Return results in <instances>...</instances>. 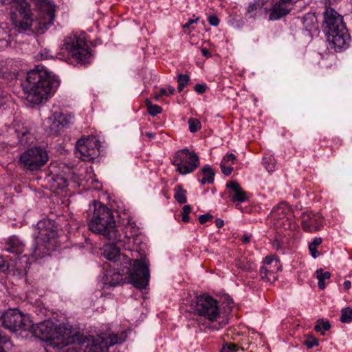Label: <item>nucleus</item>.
Instances as JSON below:
<instances>
[{"label": "nucleus", "mask_w": 352, "mask_h": 352, "mask_svg": "<svg viewBox=\"0 0 352 352\" xmlns=\"http://www.w3.org/2000/svg\"><path fill=\"white\" fill-rule=\"evenodd\" d=\"M38 8V15L33 18L30 5L25 0H18L10 8L12 24L19 32L31 30L43 33L54 20L55 9L53 5L45 1L41 3Z\"/></svg>", "instance_id": "f257e3e1"}, {"label": "nucleus", "mask_w": 352, "mask_h": 352, "mask_svg": "<svg viewBox=\"0 0 352 352\" xmlns=\"http://www.w3.org/2000/svg\"><path fill=\"white\" fill-rule=\"evenodd\" d=\"M26 83L24 87L26 100L33 104L47 100L51 92L59 86L58 78L40 66L28 73Z\"/></svg>", "instance_id": "f03ea898"}, {"label": "nucleus", "mask_w": 352, "mask_h": 352, "mask_svg": "<svg viewBox=\"0 0 352 352\" xmlns=\"http://www.w3.org/2000/svg\"><path fill=\"white\" fill-rule=\"evenodd\" d=\"M35 336L42 340L52 341L60 347L71 345L65 352H83L80 347L83 342L79 335L70 336L66 329L62 327L54 328V323L50 320H45L30 329Z\"/></svg>", "instance_id": "7ed1b4c3"}, {"label": "nucleus", "mask_w": 352, "mask_h": 352, "mask_svg": "<svg viewBox=\"0 0 352 352\" xmlns=\"http://www.w3.org/2000/svg\"><path fill=\"white\" fill-rule=\"evenodd\" d=\"M323 28L331 47L336 51L349 47L351 36L343 23L342 16L331 8H327L324 13Z\"/></svg>", "instance_id": "20e7f679"}, {"label": "nucleus", "mask_w": 352, "mask_h": 352, "mask_svg": "<svg viewBox=\"0 0 352 352\" xmlns=\"http://www.w3.org/2000/svg\"><path fill=\"white\" fill-rule=\"evenodd\" d=\"M88 226L91 232L103 236L106 239L120 241V234L116 228L113 211L100 202L94 203L93 217Z\"/></svg>", "instance_id": "39448f33"}, {"label": "nucleus", "mask_w": 352, "mask_h": 352, "mask_svg": "<svg viewBox=\"0 0 352 352\" xmlns=\"http://www.w3.org/2000/svg\"><path fill=\"white\" fill-rule=\"evenodd\" d=\"M38 230L36 237V244L32 252V256L42 258L49 255L54 250L58 241V225L54 220L44 219L37 223Z\"/></svg>", "instance_id": "423d86ee"}, {"label": "nucleus", "mask_w": 352, "mask_h": 352, "mask_svg": "<svg viewBox=\"0 0 352 352\" xmlns=\"http://www.w3.org/2000/svg\"><path fill=\"white\" fill-rule=\"evenodd\" d=\"M0 327L12 333L29 331L32 327V320L18 309L0 311ZM4 345H12L10 338L0 330V352H5Z\"/></svg>", "instance_id": "0eeeda50"}, {"label": "nucleus", "mask_w": 352, "mask_h": 352, "mask_svg": "<svg viewBox=\"0 0 352 352\" xmlns=\"http://www.w3.org/2000/svg\"><path fill=\"white\" fill-rule=\"evenodd\" d=\"M195 311L200 316L207 319L211 323L212 329L218 330L228 323L227 320L221 319L219 302L208 295L197 298Z\"/></svg>", "instance_id": "6e6552de"}, {"label": "nucleus", "mask_w": 352, "mask_h": 352, "mask_svg": "<svg viewBox=\"0 0 352 352\" xmlns=\"http://www.w3.org/2000/svg\"><path fill=\"white\" fill-rule=\"evenodd\" d=\"M126 257V263L131 264L133 258H129V256ZM148 263L145 256L133 259V270L130 273L129 279L130 283L138 289H142L148 285L150 278Z\"/></svg>", "instance_id": "1a4fd4ad"}, {"label": "nucleus", "mask_w": 352, "mask_h": 352, "mask_svg": "<svg viewBox=\"0 0 352 352\" xmlns=\"http://www.w3.org/2000/svg\"><path fill=\"white\" fill-rule=\"evenodd\" d=\"M64 49L77 62L85 63L90 56L91 52L84 36L71 34L66 37Z\"/></svg>", "instance_id": "9d476101"}, {"label": "nucleus", "mask_w": 352, "mask_h": 352, "mask_svg": "<svg viewBox=\"0 0 352 352\" xmlns=\"http://www.w3.org/2000/svg\"><path fill=\"white\" fill-rule=\"evenodd\" d=\"M173 165L177 167L176 170L182 175L194 172L199 166V158L195 152L188 148L177 151L171 159Z\"/></svg>", "instance_id": "9b49d317"}, {"label": "nucleus", "mask_w": 352, "mask_h": 352, "mask_svg": "<svg viewBox=\"0 0 352 352\" xmlns=\"http://www.w3.org/2000/svg\"><path fill=\"white\" fill-rule=\"evenodd\" d=\"M48 158V154L44 148L35 146L23 152L19 160L25 169L34 171L43 166Z\"/></svg>", "instance_id": "f8f14e48"}, {"label": "nucleus", "mask_w": 352, "mask_h": 352, "mask_svg": "<svg viewBox=\"0 0 352 352\" xmlns=\"http://www.w3.org/2000/svg\"><path fill=\"white\" fill-rule=\"evenodd\" d=\"M126 334L121 332L120 334H106L93 337L91 343L87 344L88 352H107L110 346L120 344L125 340Z\"/></svg>", "instance_id": "ddd939ff"}, {"label": "nucleus", "mask_w": 352, "mask_h": 352, "mask_svg": "<svg viewBox=\"0 0 352 352\" xmlns=\"http://www.w3.org/2000/svg\"><path fill=\"white\" fill-rule=\"evenodd\" d=\"M95 142L89 138H81L76 142V155L82 161L89 162L97 155Z\"/></svg>", "instance_id": "4468645a"}, {"label": "nucleus", "mask_w": 352, "mask_h": 352, "mask_svg": "<svg viewBox=\"0 0 352 352\" xmlns=\"http://www.w3.org/2000/svg\"><path fill=\"white\" fill-rule=\"evenodd\" d=\"M301 226L307 232H315L322 226V217L319 213L304 212L301 216Z\"/></svg>", "instance_id": "2eb2a0df"}, {"label": "nucleus", "mask_w": 352, "mask_h": 352, "mask_svg": "<svg viewBox=\"0 0 352 352\" xmlns=\"http://www.w3.org/2000/svg\"><path fill=\"white\" fill-rule=\"evenodd\" d=\"M72 116L70 115H64L60 111H56L52 117L50 118L52 123L50 126L51 131L54 133L59 132L61 126H65L71 122Z\"/></svg>", "instance_id": "dca6fc26"}, {"label": "nucleus", "mask_w": 352, "mask_h": 352, "mask_svg": "<svg viewBox=\"0 0 352 352\" xmlns=\"http://www.w3.org/2000/svg\"><path fill=\"white\" fill-rule=\"evenodd\" d=\"M279 266L278 261H275V265L267 263L266 265H263L260 269L261 278L266 282H274L278 278Z\"/></svg>", "instance_id": "f3484780"}, {"label": "nucleus", "mask_w": 352, "mask_h": 352, "mask_svg": "<svg viewBox=\"0 0 352 352\" xmlns=\"http://www.w3.org/2000/svg\"><path fill=\"white\" fill-rule=\"evenodd\" d=\"M226 187L230 189L228 193L232 201L243 202L248 199L246 192L238 182L231 181L227 183Z\"/></svg>", "instance_id": "a211bd4d"}, {"label": "nucleus", "mask_w": 352, "mask_h": 352, "mask_svg": "<svg viewBox=\"0 0 352 352\" xmlns=\"http://www.w3.org/2000/svg\"><path fill=\"white\" fill-rule=\"evenodd\" d=\"M5 250L12 254H21L25 250V243L16 236H11L5 243Z\"/></svg>", "instance_id": "6ab92c4d"}, {"label": "nucleus", "mask_w": 352, "mask_h": 352, "mask_svg": "<svg viewBox=\"0 0 352 352\" xmlns=\"http://www.w3.org/2000/svg\"><path fill=\"white\" fill-rule=\"evenodd\" d=\"M289 5V3L280 0V1L276 3L272 8L270 14V19L277 20L287 15L291 10Z\"/></svg>", "instance_id": "aec40b11"}, {"label": "nucleus", "mask_w": 352, "mask_h": 352, "mask_svg": "<svg viewBox=\"0 0 352 352\" xmlns=\"http://www.w3.org/2000/svg\"><path fill=\"white\" fill-rule=\"evenodd\" d=\"M274 229L279 234H284L285 231L294 230L296 224L292 217L278 219L273 221Z\"/></svg>", "instance_id": "412c9836"}, {"label": "nucleus", "mask_w": 352, "mask_h": 352, "mask_svg": "<svg viewBox=\"0 0 352 352\" xmlns=\"http://www.w3.org/2000/svg\"><path fill=\"white\" fill-rule=\"evenodd\" d=\"M272 221L292 217L291 210L289 206L285 203H281L274 208L270 214Z\"/></svg>", "instance_id": "4be33fe9"}, {"label": "nucleus", "mask_w": 352, "mask_h": 352, "mask_svg": "<svg viewBox=\"0 0 352 352\" xmlns=\"http://www.w3.org/2000/svg\"><path fill=\"white\" fill-rule=\"evenodd\" d=\"M236 266L244 272H250L252 278H254L256 276V272L254 270L253 263L245 257L236 259Z\"/></svg>", "instance_id": "5701e85b"}, {"label": "nucleus", "mask_w": 352, "mask_h": 352, "mask_svg": "<svg viewBox=\"0 0 352 352\" xmlns=\"http://www.w3.org/2000/svg\"><path fill=\"white\" fill-rule=\"evenodd\" d=\"M104 257L112 261H116L122 256L120 253V249L114 244L106 245L104 251Z\"/></svg>", "instance_id": "b1692460"}, {"label": "nucleus", "mask_w": 352, "mask_h": 352, "mask_svg": "<svg viewBox=\"0 0 352 352\" xmlns=\"http://www.w3.org/2000/svg\"><path fill=\"white\" fill-rule=\"evenodd\" d=\"M201 173L203 177L201 179V182L202 184H205L206 183L212 184L214 182V172L209 166H205L203 167Z\"/></svg>", "instance_id": "393cba45"}, {"label": "nucleus", "mask_w": 352, "mask_h": 352, "mask_svg": "<svg viewBox=\"0 0 352 352\" xmlns=\"http://www.w3.org/2000/svg\"><path fill=\"white\" fill-rule=\"evenodd\" d=\"M16 132L18 133L19 141L21 144L26 145L30 144V133L29 130L26 128L22 127L19 129V126L16 129Z\"/></svg>", "instance_id": "a878e982"}, {"label": "nucleus", "mask_w": 352, "mask_h": 352, "mask_svg": "<svg viewBox=\"0 0 352 352\" xmlns=\"http://www.w3.org/2000/svg\"><path fill=\"white\" fill-rule=\"evenodd\" d=\"M125 237L128 239L137 236L139 233V229L136 226L135 223L129 222L124 227V229Z\"/></svg>", "instance_id": "bb28decb"}, {"label": "nucleus", "mask_w": 352, "mask_h": 352, "mask_svg": "<svg viewBox=\"0 0 352 352\" xmlns=\"http://www.w3.org/2000/svg\"><path fill=\"white\" fill-rule=\"evenodd\" d=\"M322 239L320 237H316L309 245V250L311 255L314 258H317L320 255V252L318 250V248L321 245Z\"/></svg>", "instance_id": "cd10ccee"}, {"label": "nucleus", "mask_w": 352, "mask_h": 352, "mask_svg": "<svg viewBox=\"0 0 352 352\" xmlns=\"http://www.w3.org/2000/svg\"><path fill=\"white\" fill-rule=\"evenodd\" d=\"M174 197L179 204H185L187 201L186 199V190H184L182 185L176 186L175 188Z\"/></svg>", "instance_id": "c85d7f7f"}, {"label": "nucleus", "mask_w": 352, "mask_h": 352, "mask_svg": "<svg viewBox=\"0 0 352 352\" xmlns=\"http://www.w3.org/2000/svg\"><path fill=\"white\" fill-rule=\"evenodd\" d=\"M145 104L147 108V111L151 116H155L162 113V107L157 104H153L151 101L148 98L145 100Z\"/></svg>", "instance_id": "c756f323"}, {"label": "nucleus", "mask_w": 352, "mask_h": 352, "mask_svg": "<svg viewBox=\"0 0 352 352\" xmlns=\"http://www.w3.org/2000/svg\"><path fill=\"white\" fill-rule=\"evenodd\" d=\"M260 0L255 1L250 3L247 8V14H250V17L254 16L261 10L263 3H260Z\"/></svg>", "instance_id": "7c9ffc66"}, {"label": "nucleus", "mask_w": 352, "mask_h": 352, "mask_svg": "<svg viewBox=\"0 0 352 352\" xmlns=\"http://www.w3.org/2000/svg\"><path fill=\"white\" fill-rule=\"evenodd\" d=\"M352 320V309L350 307L344 308L341 311L340 321L349 323Z\"/></svg>", "instance_id": "2f4dec72"}, {"label": "nucleus", "mask_w": 352, "mask_h": 352, "mask_svg": "<svg viewBox=\"0 0 352 352\" xmlns=\"http://www.w3.org/2000/svg\"><path fill=\"white\" fill-rule=\"evenodd\" d=\"M190 80V77L186 74H179L177 77V82H178V91L181 92L184 88L188 84Z\"/></svg>", "instance_id": "473e14b6"}, {"label": "nucleus", "mask_w": 352, "mask_h": 352, "mask_svg": "<svg viewBox=\"0 0 352 352\" xmlns=\"http://www.w3.org/2000/svg\"><path fill=\"white\" fill-rule=\"evenodd\" d=\"M331 328V324L328 320H324L323 319L318 320L316 324L314 327V330L317 332L321 331L322 329L324 331H328Z\"/></svg>", "instance_id": "72a5a7b5"}, {"label": "nucleus", "mask_w": 352, "mask_h": 352, "mask_svg": "<svg viewBox=\"0 0 352 352\" xmlns=\"http://www.w3.org/2000/svg\"><path fill=\"white\" fill-rule=\"evenodd\" d=\"M188 122L189 124V130L192 133H195L201 129V123L197 119L190 118Z\"/></svg>", "instance_id": "f704fd0d"}, {"label": "nucleus", "mask_w": 352, "mask_h": 352, "mask_svg": "<svg viewBox=\"0 0 352 352\" xmlns=\"http://www.w3.org/2000/svg\"><path fill=\"white\" fill-rule=\"evenodd\" d=\"M303 344L307 347V349H311L314 346L318 345V340L314 336L308 335L304 340Z\"/></svg>", "instance_id": "c9c22d12"}, {"label": "nucleus", "mask_w": 352, "mask_h": 352, "mask_svg": "<svg viewBox=\"0 0 352 352\" xmlns=\"http://www.w3.org/2000/svg\"><path fill=\"white\" fill-rule=\"evenodd\" d=\"M239 346L232 342L226 343L223 345L221 352H235L239 350Z\"/></svg>", "instance_id": "e433bc0d"}, {"label": "nucleus", "mask_w": 352, "mask_h": 352, "mask_svg": "<svg viewBox=\"0 0 352 352\" xmlns=\"http://www.w3.org/2000/svg\"><path fill=\"white\" fill-rule=\"evenodd\" d=\"M263 164L265 168L268 172H272L275 169L274 160L271 157H265L263 159Z\"/></svg>", "instance_id": "4c0bfd02"}, {"label": "nucleus", "mask_w": 352, "mask_h": 352, "mask_svg": "<svg viewBox=\"0 0 352 352\" xmlns=\"http://www.w3.org/2000/svg\"><path fill=\"white\" fill-rule=\"evenodd\" d=\"M123 278L122 276L119 273H113L111 276V280H109V285L111 286H116L117 285L120 284L122 283Z\"/></svg>", "instance_id": "58836bf2"}, {"label": "nucleus", "mask_w": 352, "mask_h": 352, "mask_svg": "<svg viewBox=\"0 0 352 352\" xmlns=\"http://www.w3.org/2000/svg\"><path fill=\"white\" fill-rule=\"evenodd\" d=\"M316 277L318 280H327L331 277V273L329 272H324L322 269L316 270Z\"/></svg>", "instance_id": "ea45409f"}, {"label": "nucleus", "mask_w": 352, "mask_h": 352, "mask_svg": "<svg viewBox=\"0 0 352 352\" xmlns=\"http://www.w3.org/2000/svg\"><path fill=\"white\" fill-rule=\"evenodd\" d=\"M191 212V208L188 205H185L182 208V221L185 223L189 221L188 214Z\"/></svg>", "instance_id": "a19ab883"}, {"label": "nucleus", "mask_w": 352, "mask_h": 352, "mask_svg": "<svg viewBox=\"0 0 352 352\" xmlns=\"http://www.w3.org/2000/svg\"><path fill=\"white\" fill-rule=\"evenodd\" d=\"M221 168L222 173L227 176L230 175L233 170V168L230 165L222 162H221Z\"/></svg>", "instance_id": "79ce46f5"}, {"label": "nucleus", "mask_w": 352, "mask_h": 352, "mask_svg": "<svg viewBox=\"0 0 352 352\" xmlns=\"http://www.w3.org/2000/svg\"><path fill=\"white\" fill-rule=\"evenodd\" d=\"M9 268L8 263L5 260V258L0 256V272L6 273Z\"/></svg>", "instance_id": "37998d69"}, {"label": "nucleus", "mask_w": 352, "mask_h": 352, "mask_svg": "<svg viewBox=\"0 0 352 352\" xmlns=\"http://www.w3.org/2000/svg\"><path fill=\"white\" fill-rule=\"evenodd\" d=\"M235 160H236L235 155H234L233 153H229L223 158L221 162L223 164H228V163L230 162L231 164H234Z\"/></svg>", "instance_id": "c03bdc74"}, {"label": "nucleus", "mask_w": 352, "mask_h": 352, "mask_svg": "<svg viewBox=\"0 0 352 352\" xmlns=\"http://www.w3.org/2000/svg\"><path fill=\"white\" fill-rule=\"evenodd\" d=\"M213 218V216L209 213L200 215L199 217V221L200 223L204 224L208 221H210Z\"/></svg>", "instance_id": "a18cd8bd"}, {"label": "nucleus", "mask_w": 352, "mask_h": 352, "mask_svg": "<svg viewBox=\"0 0 352 352\" xmlns=\"http://www.w3.org/2000/svg\"><path fill=\"white\" fill-rule=\"evenodd\" d=\"M163 96H168V91L166 89L164 88H161L160 89V91L158 94H154V99L156 100H158L160 99V97Z\"/></svg>", "instance_id": "49530a36"}, {"label": "nucleus", "mask_w": 352, "mask_h": 352, "mask_svg": "<svg viewBox=\"0 0 352 352\" xmlns=\"http://www.w3.org/2000/svg\"><path fill=\"white\" fill-rule=\"evenodd\" d=\"M208 22L213 26H217L219 23V19L215 15H212L208 17Z\"/></svg>", "instance_id": "de8ad7c7"}, {"label": "nucleus", "mask_w": 352, "mask_h": 352, "mask_svg": "<svg viewBox=\"0 0 352 352\" xmlns=\"http://www.w3.org/2000/svg\"><path fill=\"white\" fill-rule=\"evenodd\" d=\"M195 91L198 94H203L206 90V86L204 84H197L195 87Z\"/></svg>", "instance_id": "09e8293b"}, {"label": "nucleus", "mask_w": 352, "mask_h": 352, "mask_svg": "<svg viewBox=\"0 0 352 352\" xmlns=\"http://www.w3.org/2000/svg\"><path fill=\"white\" fill-rule=\"evenodd\" d=\"M8 94L5 92L4 91L0 89V103L1 106L3 105L6 103V101L7 100L8 98Z\"/></svg>", "instance_id": "8fccbe9b"}, {"label": "nucleus", "mask_w": 352, "mask_h": 352, "mask_svg": "<svg viewBox=\"0 0 352 352\" xmlns=\"http://www.w3.org/2000/svg\"><path fill=\"white\" fill-rule=\"evenodd\" d=\"M199 18H196L195 19H190L185 25H183V29L184 32H187V29L190 27L192 24L197 22Z\"/></svg>", "instance_id": "3c124183"}, {"label": "nucleus", "mask_w": 352, "mask_h": 352, "mask_svg": "<svg viewBox=\"0 0 352 352\" xmlns=\"http://www.w3.org/2000/svg\"><path fill=\"white\" fill-rule=\"evenodd\" d=\"M275 261H277L276 260H274L271 256H266L264 260V264L263 265H266L267 263H270L271 265H275Z\"/></svg>", "instance_id": "603ef678"}, {"label": "nucleus", "mask_w": 352, "mask_h": 352, "mask_svg": "<svg viewBox=\"0 0 352 352\" xmlns=\"http://www.w3.org/2000/svg\"><path fill=\"white\" fill-rule=\"evenodd\" d=\"M2 5H10L14 4L15 2H18V0H0Z\"/></svg>", "instance_id": "864d4df0"}, {"label": "nucleus", "mask_w": 352, "mask_h": 352, "mask_svg": "<svg viewBox=\"0 0 352 352\" xmlns=\"http://www.w3.org/2000/svg\"><path fill=\"white\" fill-rule=\"evenodd\" d=\"M57 178L58 179H60V183H58V188L64 187V186H67V180L65 178H63L62 177H57Z\"/></svg>", "instance_id": "5fc2aeb1"}, {"label": "nucleus", "mask_w": 352, "mask_h": 352, "mask_svg": "<svg viewBox=\"0 0 352 352\" xmlns=\"http://www.w3.org/2000/svg\"><path fill=\"white\" fill-rule=\"evenodd\" d=\"M215 225L219 228H222L224 225L223 220H222L221 219H217L215 220Z\"/></svg>", "instance_id": "6e6d98bb"}, {"label": "nucleus", "mask_w": 352, "mask_h": 352, "mask_svg": "<svg viewBox=\"0 0 352 352\" xmlns=\"http://www.w3.org/2000/svg\"><path fill=\"white\" fill-rule=\"evenodd\" d=\"M201 53H202V54H203L205 57H206V58H209V57H210V52L208 51V49H206V48H203V49L201 50Z\"/></svg>", "instance_id": "4d7b16f0"}, {"label": "nucleus", "mask_w": 352, "mask_h": 352, "mask_svg": "<svg viewBox=\"0 0 352 352\" xmlns=\"http://www.w3.org/2000/svg\"><path fill=\"white\" fill-rule=\"evenodd\" d=\"M241 240L243 243H248L250 241V236L245 234L242 236Z\"/></svg>", "instance_id": "13d9d810"}, {"label": "nucleus", "mask_w": 352, "mask_h": 352, "mask_svg": "<svg viewBox=\"0 0 352 352\" xmlns=\"http://www.w3.org/2000/svg\"><path fill=\"white\" fill-rule=\"evenodd\" d=\"M325 283L324 280H318V287L320 289H324L325 288Z\"/></svg>", "instance_id": "bf43d9fd"}, {"label": "nucleus", "mask_w": 352, "mask_h": 352, "mask_svg": "<svg viewBox=\"0 0 352 352\" xmlns=\"http://www.w3.org/2000/svg\"><path fill=\"white\" fill-rule=\"evenodd\" d=\"M351 284L350 280L344 281V289L349 290L351 288Z\"/></svg>", "instance_id": "052dcab7"}, {"label": "nucleus", "mask_w": 352, "mask_h": 352, "mask_svg": "<svg viewBox=\"0 0 352 352\" xmlns=\"http://www.w3.org/2000/svg\"><path fill=\"white\" fill-rule=\"evenodd\" d=\"M168 96L172 95L175 93V90L174 87L170 86V87H168Z\"/></svg>", "instance_id": "680f3d73"}, {"label": "nucleus", "mask_w": 352, "mask_h": 352, "mask_svg": "<svg viewBox=\"0 0 352 352\" xmlns=\"http://www.w3.org/2000/svg\"><path fill=\"white\" fill-rule=\"evenodd\" d=\"M284 2L288 3L289 4H293L298 1L299 0H282Z\"/></svg>", "instance_id": "e2e57ef3"}, {"label": "nucleus", "mask_w": 352, "mask_h": 352, "mask_svg": "<svg viewBox=\"0 0 352 352\" xmlns=\"http://www.w3.org/2000/svg\"><path fill=\"white\" fill-rule=\"evenodd\" d=\"M274 245L276 247V248H280L281 247L280 242L278 240L274 241Z\"/></svg>", "instance_id": "0e129e2a"}, {"label": "nucleus", "mask_w": 352, "mask_h": 352, "mask_svg": "<svg viewBox=\"0 0 352 352\" xmlns=\"http://www.w3.org/2000/svg\"><path fill=\"white\" fill-rule=\"evenodd\" d=\"M190 43H191L192 44L197 43L196 40H195V38H194V36H190Z\"/></svg>", "instance_id": "69168bd1"}, {"label": "nucleus", "mask_w": 352, "mask_h": 352, "mask_svg": "<svg viewBox=\"0 0 352 352\" xmlns=\"http://www.w3.org/2000/svg\"><path fill=\"white\" fill-rule=\"evenodd\" d=\"M146 135L150 138H152L154 137V134L152 133H149V132L146 133Z\"/></svg>", "instance_id": "338daca9"}, {"label": "nucleus", "mask_w": 352, "mask_h": 352, "mask_svg": "<svg viewBox=\"0 0 352 352\" xmlns=\"http://www.w3.org/2000/svg\"><path fill=\"white\" fill-rule=\"evenodd\" d=\"M131 256L134 257L135 256L134 253L131 252Z\"/></svg>", "instance_id": "774afa93"}]
</instances>
